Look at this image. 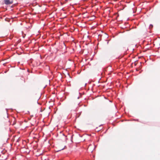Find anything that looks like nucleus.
Wrapping results in <instances>:
<instances>
[{
	"label": "nucleus",
	"mask_w": 160,
	"mask_h": 160,
	"mask_svg": "<svg viewBox=\"0 0 160 160\" xmlns=\"http://www.w3.org/2000/svg\"><path fill=\"white\" fill-rule=\"evenodd\" d=\"M78 105V104H77L76 105H75L74 103H72L69 107V109L71 111H76L77 110V107Z\"/></svg>",
	"instance_id": "f257e3e1"
},
{
	"label": "nucleus",
	"mask_w": 160,
	"mask_h": 160,
	"mask_svg": "<svg viewBox=\"0 0 160 160\" xmlns=\"http://www.w3.org/2000/svg\"><path fill=\"white\" fill-rule=\"evenodd\" d=\"M4 3L6 5L12 4L13 3L12 1H10V0H4Z\"/></svg>",
	"instance_id": "f03ea898"
},
{
	"label": "nucleus",
	"mask_w": 160,
	"mask_h": 160,
	"mask_svg": "<svg viewBox=\"0 0 160 160\" xmlns=\"http://www.w3.org/2000/svg\"><path fill=\"white\" fill-rule=\"evenodd\" d=\"M153 27V26L152 25H150V28H152Z\"/></svg>",
	"instance_id": "7ed1b4c3"
}]
</instances>
